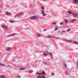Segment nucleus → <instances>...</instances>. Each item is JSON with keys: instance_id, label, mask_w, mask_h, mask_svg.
I'll return each instance as SVG.
<instances>
[{"instance_id": "f257e3e1", "label": "nucleus", "mask_w": 78, "mask_h": 78, "mask_svg": "<svg viewBox=\"0 0 78 78\" xmlns=\"http://www.w3.org/2000/svg\"><path fill=\"white\" fill-rule=\"evenodd\" d=\"M69 14H72L73 17H76V18H77V19H78V14L72 12V10H69Z\"/></svg>"}, {"instance_id": "f03ea898", "label": "nucleus", "mask_w": 78, "mask_h": 78, "mask_svg": "<svg viewBox=\"0 0 78 78\" xmlns=\"http://www.w3.org/2000/svg\"><path fill=\"white\" fill-rule=\"evenodd\" d=\"M48 55H49L51 57H52V53L51 52H48L47 51H45L43 53V55L44 56H47Z\"/></svg>"}, {"instance_id": "7ed1b4c3", "label": "nucleus", "mask_w": 78, "mask_h": 78, "mask_svg": "<svg viewBox=\"0 0 78 78\" xmlns=\"http://www.w3.org/2000/svg\"><path fill=\"white\" fill-rule=\"evenodd\" d=\"M1 27L3 28L4 29V30H7L8 29L9 27L8 26H6L5 25V24H2L1 25Z\"/></svg>"}, {"instance_id": "20e7f679", "label": "nucleus", "mask_w": 78, "mask_h": 78, "mask_svg": "<svg viewBox=\"0 0 78 78\" xmlns=\"http://www.w3.org/2000/svg\"><path fill=\"white\" fill-rule=\"evenodd\" d=\"M39 16H31L30 18L31 19H36Z\"/></svg>"}, {"instance_id": "39448f33", "label": "nucleus", "mask_w": 78, "mask_h": 78, "mask_svg": "<svg viewBox=\"0 0 78 78\" xmlns=\"http://www.w3.org/2000/svg\"><path fill=\"white\" fill-rule=\"evenodd\" d=\"M62 65L65 68H67V63L66 62H63L62 63Z\"/></svg>"}, {"instance_id": "423d86ee", "label": "nucleus", "mask_w": 78, "mask_h": 78, "mask_svg": "<svg viewBox=\"0 0 78 78\" xmlns=\"http://www.w3.org/2000/svg\"><path fill=\"white\" fill-rule=\"evenodd\" d=\"M22 14V13H18L14 17V18H17V17H18L19 16H21Z\"/></svg>"}, {"instance_id": "0eeeda50", "label": "nucleus", "mask_w": 78, "mask_h": 78, "mask_svg": "<svg viewBox=\"0 0 78 78\" xmlns=\"http://www.w3.org/2000/svg\"><path fill=\"white\" fill-rule=\"evenodd\" d=\"M22 14V13H18L14 17V18H17V17H18L19 16H21Z\"/></svg>"}, {"instance_id": "6e6552de", "label": "nucleus", "mask_w": 78, "mask_h": 78, "mask_svg": "<svg viewBox=\"0 0 78 78\" xmlns=\"http://www.w3.org/2000/svg\"><path fill=\"white\" fill-rule=\"evenodd\" d=\"M44 64L45 65H47V66H48L49 67H50V63L49 62H45L44 63Z\"/></svg>"}, {"instance_id": "1a4fd4ad", "label": "nucleus", "mask_w": 78, "mask_h": 78, "mask_svg": "<svg viewBox=\"0 0 78 78\" xmlns=\"http://www.w3.org/2000/svg\"><path fill=\"white\" fill-rule=\"evenodd\" d=\"M42 14L43 16H45L47 15V14L45 13H44V11H41Z\"/></svg>"}, {"instance_id": "9d476101", "label": "nucleus", "mask_w": 78, "mask_h": 78, "mask_svg": "<svg viewBox=\"0 0 78 78\" xmlns=\"http://www.w3.org/2000/svg\"><path fill=\"white\" fill-rule=\"evenodd\" d=\"M5 14H6V15H7V16H11V15H12L11 13H9L8 12H6L5 13Z\"/></svg>"}, {"instance_id": "9b49d317", "label": "nucleus", "mask_w": 78, "mask_h": 78, "mask_svg": "<svg viewBox=\"0 0 78 78\" xmlns=\"http://www.w3.org/2000/svg\"><path fill=\"white\" fill-rule=\"evenodd\" d=\"M6 78V77L4 75H1V76H0V78Z\"/></svg>"}, {"instance_id": "f8f14e48", "label": "nucleus", "mask_w": 78, "mask_h": 78, "mask_svg": "<svg viewBox=\"0 0 78 78\" xmlns=\"http://www.w3.org/2000/svg\"><path fill=\"white\" fill-rule=\"evenodd\" d=\"M15 36V34H13L11 35H7V37H11V36Z\"/></svg>"}, {"instance_id": "ddd939ff", "label": "nucleus", "mask_w": 78, "mask_h": 78, "mask_svg": "<svg viewBox=\"0 0 78 78\" xmlns=\"http://www.w3.org/2000/svg\"><path fill=\"white\" fill-rule=\"evenodd\" d=\"M58 26H55V28L54 29L55 31H56L57 30H58Z\"/></svg>"}, {"instance_id": "4468645a", "label": "nucleus", "mask_w": 78, "mask_h": 78, "mask_svg": "<svg viewBox=\"0 0 78 78\" xmlns=\"http://www.w3.org/2000/svg\"><path fill=\"white\" fill-rule=\"evenodd\" d=\"M65 75H68L69 74V72H68V70H66L65 72Z\"/></svg>"}, {"instance_id": "2eb2a0df", "label": "nucleus", "mask_w": 78, "mask_h": 78, "mask_svg": "<svg viewBox=\"0 0 78 78\" xmlns=\"http://www.w3.org/2000/svg\"><path fill=\"white\" fill-rule=\"evenodd\" d=\"M74 3H76V4H78V0H74Z\"/></svg>"}, {"instance_id": "dca6fc26", "label": "nucleus", "mask_w": 78, "mask_h": 78, "mask_svg": "<svg viewBox=\"0 0 78 78\" xmlns=\"http://www.w3.org/2000/svg\"><path fill=\"white\" fill-rule=\"evenodd\" d=\"M6 50H7L8 51H9L10 50H11V48H7L6 49Z\"/></svg>"}, {"instance_id": "f3484780", "label": "nucleus", "mask_w": 78, "mask_h": 78, "mask_svg": "<svg viewBox=\"0 0 78 78\" xmlns=\"http://www.w3.org/2000/svg\"><path fill=\"white\" fill-rule=\"evenodd\" d=\"M37 36L38 37H41V34H37Z\"/></svg>"}, {"instance_id": "a211bd4d", "label": "nucleus", "mask_w": 78, "mask_h": 78, "mask_svg": "<svg viewBox=\"0 0 78 78\" xmlns=\"http://www.w3.org/2000/svg\"><path fill=\"white\" fill-rule=\"evenodd\" d=\"M73 43L75 44H78V42L76 41H73Z\"/></svg>"}, {"instance_id": "6ab92c4d", "label": "nucleus", "mask_w": 78, "mask_h": 78, "mask_svg": "<svg viewBox=\"0 0 78 78\" xmlns=\"http://www.w3.org/2000/svg\"><path fill=\"white\" fill-rule=\"evenodd\" d=\"M57 22V21H55L53 22L52 23V24H53V25H56Z\"/></svg>"}, {"instance_id": "aec40b11", "label": "nucleus", "mask_w": 78, "mask_h": 78, "mask_svg": "<svg viewBox=\"0 0 78 78\" xmlns=\"http://www.w3.org/2000/svg\"><path fill=\"white\" fill-rule=\"evenodd\" d=\"M75 21V20H70V22L71 23H73V22H74Z\"/></svg>"}, {"instance_id": "412c9836", "label": "nucleus", "mask_w": 78, "mask_h": 78, "mask_svg": "<svg viewBox=\"0 0 78 78\" xmlns=\"http://www.w3.org/2000/svg\"><path fill=\"white\" fill-rule=\"evenodd\" d=\"M9 22H10V23H14V21L13 20H9Z\"/></svg>"}, {"instance_id": "4be33fe9", "label": "nucleus", "mask_w": 78, "mask_h": 78, "mask_svg": "<svg viewBox=\"0 0 78 78\" xmlns=\"http://www.w3.org/2000/svg\"><path fill=\"white\" fill-rule=\"evenodd\" d=\"M0 66H5V65L3 64H0Z\"/></svg>"}, {"instance_id": "5701e85b", "label": "nucleus", "mask_w": 78, "mask_h": 78, "mask_svg": "<svg viewBox=\"0 0 78 78\" xmlns=\"http://www.w3.org/2000/svg\"><path fill=\"white\" fill-rule=\"evenodd\" d=\"M16 78H20V75H17V76H16Z\"/></svg>"}, {"instance_id": "b1692460", "label": "nucleus", "mask_w": 78, "mask_h": 78, "mask_svg": "<svg viewBox=\"0 0 78 78\" xmlns=\"http://www.w3.org/2000/svg\"><path fill=\"white\" fill-rule=\"evenodd\" d=\"M64 23L63 22H61L60 23V25H64Z\"/></svg>"}, {"instance_id": "393cba45", "label": "nucleus", "mask_w": 78, "mask_h": 78, "mask_svg": "<svg viewBox=\"0 0 78 78\" xmlns=\"http://www.w3.org/2000/svg\"><path fill=\"white\" fill-rule=\"evenodd\" d=\"M28 72H29V73H33L32 70H29Z\"/></svg>"}, {"instance_id": "a878e982", "label": "nucleus", "mask_w": 78, "mask_h": 78, "mask_svg": "<svg viewBox=\"0 0 78 78\" xmlns=\"http://www.w3.org/2000/svg\"><path fill=\"white\" fill-rule=\"evenodd\" d=\"M48 38H50V37H55V36H48Z\"/></svg>"}, {"instance_id": "bb28decb", "label": "nucleus", "mask_w": 78, "mask_h": 78, "mask_svg": "<svg viewBox=\"0 0 78 78\" xmlns=\"http://www.w3.org/2000/svg\"><path fill=\"white\" fill-rule=\"evenodd\" d=\"M20 70H25V68H21L20 69Z\"/></svg>"}, {"instance_id": "cd10ccee", "label": "nucleus", "mask_w": 78, "mask_h": 78, "mask_svg": "<svg viewBox=\"0 0 78 78\" xmlns=\"http://www.w3.org/2000/svg\"><path fill=\"white\" fill-rule=\"evenodd\" d=\"M62 41H69V40H67L66 39H63L62 40Z\"/></svg>"}, {"instance_id": "c85d7f7f", "label": "nucleus", "mask_w": 78, "mask_h": 78, "mask_svg": "<svg viewBox=\"0 0 78 78\" xmlns=\"http://www.w3.org/2000/svg\"><path fill=\"white\" fill-rule=\"evenodd\" d=\"M69 43H71L72 42V40H69Z\"/></svg>"}, {"instance_id": "c756f323", "label": "nucleus", "mask_w": 78, "mask_h": 78, "mask_svg": "<svg viewBox=\"0 0 78 78\" xmlns=\"http://www.w3.org/2000/svg\"><path fill=\"white\" fill-rule=\"evenodd\" d=\"M54 74H54V73H52L51 74L52 76H53V75H54Z\"/></svg>"}, {"instance_id": "7c9ffc66", "label": "nucleus", "mask_w": 78, "mask_h": 78, "mask_svg": "<svg viewBox=\"0 0 78 78\" xmlns=\"http://www.w3.org/2000/svg\"><path fill=\"white\" fill-rule=\"evenodd\" d=\"M41 8L43 10L44 9V7H41Z\"/></svg>"}, {"instance_id": "2f4dec72", "label": "nucleus", "mask_w": 78, "mask_h": 78, "mask_svg": "<svg viewBox=\"0 0 78 78\" xmlns=\"http://www.w3.org/2000/svg\"><path fill=\"white\" fill-rule=\"evenodd\" d=\"M66 32V31L65 30H63L62 31V33H65Z\"/></svg>"}, {"instance_id": "473e14b6", "label": "nucleus", "mask_w": 78, "mask_h": 78, "mask_svg": "<svg viewBox=\"0 0 78 78\" xmlns=\"http://www.w3.org/2000/svg\"><path fill=\"white\" fill-rule=\"evenodd\" d=\"M65 22L66 23H67V22H68L67 21V20H65Z\"/></svg>"}, {"instance_id": "72a5a7b5", "label": "nucleus", "mask_w": 78, "mask_h": 78, "mask_svg": "<svg viewBox=\"0 0 78 78\" xmlns=\"http://www.w3.org/2000/svg\"><path fill=\"white\" fill-rule=\"evenodd\" d=\"M77 66H78V61H77Z\"/></svg>"}, {"instance_id": "f704fd0d", "label": "nucleus", "mask_w": 78, "mask_h": 78, "mask_svg": "<svg viewBox=\"0 0 78 78\" xmlns=\"http://www.w3.org/2000/svg\"><path fill=\"white\" fill-rule=\"evenodd\" d=\"M9 67H10L12 68V66H11L10 65H8Z\"/></svg>"}, {"instance_id": "c9c22d12", "label": "nucleus", "mask_w": 78, "mask_h": 78, "mask_svg": "<svg viewBox=\"0 0 78 78\" xmlns=\"http://www.w3.org/2000/svg\"><path fill=\"white\" fill-rule=\"evenodd\" d=\"M70 31V29H69V31Z\"/></svg>"}, {"instance_id": "e433bc0d", "label": "nucleus", "mask_w": 78, "mask_h": 78, "mask_svg": "<svg viewBox=\"0 0 78 78\" xmlns=\"http://www.w3.org/2000/svg\"><path fill=\"white\" fill-rule=\"evenodd\" d=\"M67 31H69V29H67Z\"/></svg>"}, {"instance_id": "4c0bfd02", "label": "nucleus", "mask_w": 78, "mask_h": 78, "mask_svg": "<svg viewBox=\"0 0 78 78\" xmlns=\"http://www.w3.org/2000/svg\"><path fill=\"white\" fill-rule=\"evenodd\" d=\"M59 39V38H57L56 39Z\"/></svg>"}, {"instance_id": "58836bf2", "label": "nucleus", "mask_w": 78, "mask_h": 78, "mask_svg": "<svg viewBox=\"0 0 78 78\" xmlns=\"http://www.w3.org/2000/svg\"><path fill=\"white\" fill-rule=\"evenodd\" d=\"M44 1H47V0H44Z\"/></svg>"}, {"instance_id": "ea45409f", "label": "nucleus", "mask_w": 78, "mask_h": 78, "mask_svg": "<svg viewBox=\"0 0 78 78\" xmlns=\"http://www.w3.org/2000/svg\"><path fill=\"white\" fill-rule=\"evenodd\" d=\"M46 30V29H45V30H44V31H45Z\"/></svg>"}, {"instance_id": "a19ab883", "label": "nucleus", "mask_w": 78, "mask_h": 78, "mask_svg": "<svg viewBox=\"0 0 78 78\" xmlns=\"http://www.w3.org/2000/svg\"><path fill=\"white\" fill-rule=\"evenodd\" d=\"M73 20H76L75 19H73Z\"/></svg>"}, {"instance_id": "79ce46f5", "label": "nucleus", "mask_w": 78, "mask_h": 78, "mask_svg": "<svg viewBox=\"0 0 78 78\" xmlns=\"http://www.w3.org/2000/svg\"><path fill=\"white\" fill-rule=\"evenodd\" d=\"M61 27H59V28H61Z\"/></svg>"}, {"instance_id": "37998d69", "label": "nucleus", "mask_w": 78, "mask_h": 78, "mask_svg": "<svg viewBox=\"0 0 78 78\" xmlns=\"http://www.w3.org/2000/svg\"><path fill=\"white\" fill-rule=\"evenodd\" d=\"M0 12H1V11L0 10Z\"/></svg>"}, {"instance_id": "c03bdc74", "label": "nucleus", "mask_w": 78, "mask_h": 78, "mask_svg": "<svg viewBox=\"0 0 78 78\" xmlns=\"http://www.w3.org/2000/svg\"><path fill=\"white\" fill-rule=\"evenodd\" d=\"M68 12L69 13V12Z\"/></svg>"}]
</instances>
